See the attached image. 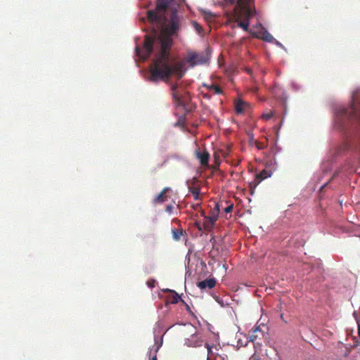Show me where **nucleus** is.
I'll list each match as a JSON object with an SVG mask.
<instances>
[{"instance_id":"c756f323","label":"nucleus","mask_w":360,"mask_h":360,"mask_svg":"<svg viewBox=\"0 0 360 360\" xmlns=\"http://www.w3.org/2000/svg\"><path fill=\"white\" fill-rule=\"evenodd\" d=\"M200 203H196L193 207L194 209H197L198 207H200Z\"/></svg>"},{"instance_id":"bb28decb","label":"nucleus","mask_w":360,"mask_h":360,"mask_svg":"<svg viewBox=\"0 0 360 360\" xmlns=\"http://www.w3.org/2000/svg\"><path fill=\"white\" fill-rule=\"evenodd\" d=\"M155 280L148 281L147 283V285L150 288H153V287H155Z\"/></svg>"},{"instance_id":"20e7f679","label":"nucleus","mask_w":360,"mask_h":360,"mask_svg":"<svg viewBox=\"0 0 360 360\" xmlns=\"http://www.w3.org/2000/svg\"><path fill=\"white\" fill-rule=\"evenodd\" d=\"M206 56L202 53H190L186 58V61L188 63L191 67L199 65L207 62Z\"/></svg>"},{"instance_id":"473e14b6","label":"nucleus","mask_w":360,"mask_h":360,"mask_svg":"<svg viewBox=\"0 0 360 360\" xmlns=\"http://www.w3.org/2000/svg\"><path fill=\"white\" fill-rule=\"evenodd\" d=\"M152 360H158L157 356H156V355H154V356L152 357Z\"/></svg>"},{"instance_id":"2eb2a0df","label":"nucleus","mask_w":360,"mask_h":360,"mask_svg":"<svg viewBox=\"0 0 360 360\" xmlns=\"http://www.w3.org/2000/svg\"><path fill=\"white\" fill-rule=\"evenodd\" d=\"M244 9H245V19L249 20L250 18H252L255 11V10L252 9L250 6H245L244 8Z\"/></svg>"},{"instance_id":"aec40b11","label":"nucleus","mask_w":360,"mask_h":360,"mask_svg":"<svg viewBox=\"0 0 360 360\" xmlns=\"http://www.w3.org/2000/svg\"><path fill=\"white\" fill-rule=\"evenodd\" d=\"M174 209V207L173 206L172 204L167 205L165 207L166 212L168 213V214H170L172 213Z\"/></svg>"},{"instance_id":"412c9836","label":"nucleus","mask_w":360,"mask_h":360,"mask_svg":"<svg viewBox=\"0 0 360 360\" xmlns=\"http://www.w3.org/2000/svg\"><path fill=\"white\" fill-rule=\"evenodd\" d=\"M274 115V113L272 112H270L269 113H264L262 115V117L263 119L264 120H269L271 118V117H273Z\"/></svg>"},{"instance_id":"2f4dec72","label":"nucleus","mask_w":360,"mask_h":360,"mask_svg":"<svg viewBox=\"0 0 360 360\" xmlns=\"http://www.w3.org/2000/svg\"><path fill=\"white\" fill-rule=\"evenodd\" d=\"M358 335H359V337L360 338V326L359 325L358 326Z\"/></svg>"},{"instance_id":"cd10ccee","label":"nucleus","mask_w":360,"mask_h":360,"mask_svg":"<svg viewBox=\"0 0 360 360\" xmlns=\"http://www.w3.org/2000/svg\"><path fill=\"white\" fill-rule=\"evenodd\" d=\"M196 226L199 231H202L203 229V226H201L200 224H196Z\"/></svg>"},{"instance_id":"39448f33","label":"nucleus","mask_w":360,"mask_h":360,"mask_svg":"<svg viewBox=\"0 0 360 360\" xmlns=\"http://www.w3.org/2000/svg\"><path fill=\"white\" fill-rule=\"evenodd\" d=\"M271 173L266 170H263L260 173L257 174L255 179L250 182L249 186L251 193H253L257 186L262 182V180L269 177Z\"/></svg>"},{"instance_id":"b1692460","label":"nucleus","mask_w":360,"mask_h":360,"mask_svg":"<svg viewBox=\"0 0 360 360\" xmlns=\"http://www.w3.org/2000/svg\"><path fill=\"white\" fill-rule=\"evenodd\" d=\"M236 2V0H226V4H235ZM243 3V0H238V4H241Z\"/></svg>"},{"instance_id":"f3484780","label":"nucleus","mask_w":360,"mask_h":360,"mask_svg":"<svg viewBox=\"0 0 360 360\" xmlns=\"http://www.w3.org/2000/svg\"><path fill=\"white\" fill-rule=\"evenodd\" d=\"M190 191L192 193L193 196L194 197L195 200L196 201L199 200L200 199V189L197 188V187H192L190 188Z\"/></svg>"},{"instance_id":"ddd939ff","label":"nucleus","mask_w":360,"mask_h":360,"mask_svg":"<svg viewBox=\"0 0 360 360\" xmlns=\"http://www.w3.org/2000/svg\"><path fill=\"white\" fill-rule=\"evenodd\" d=\"M237 22H238V27H242L244 31L248 32V26H249V21H248V20L245 19V20H243H243H239V17H238Z\"/></svg>"},{"instance_id":"a878e982","label":"nucleus","mask_w":360,"mask_h":360,"mask_svg":"<svg viewBox=\"0 0 360 360\" xmlns=\"http://www.w3.org/2000/svg\"><path fill=\"white\" fill-rule=\"evenodd\" d=\"M233 210V204L232 205H229V206L226 207V208H225V212L226 213H230V212H231Z\"/></svg>"},{"instance_id":"5701e85b","label":"nucleus","mask_w":360,"mask_h":360,"mask_svg":"<svg viewBox=\"0 0 360 360\" xmlns=\"http://www.w3.org/2000/svg\"><path fill=\"white\" fill-rule=\"evenodd\" d=\"M205 347H206V349L207 350V359L209 360V359H210L209 355L212 352V346L210 345L207 343H205Z\"/></svg>"},{"instance_id":"423d86ee","label":"nucleus","mask_w":360,"mask_h":360,"mask_svg":"<svg viewBox=\"0 0 360 360\" xmlns=\"http://www.w3.org/2000/svg\"><path fill=\"white\" fill-rule=\"evenodd\" d=\"M195 157L200 162L202 166L208 165L209 160H210V154L209 152L206 149L203 150H195Z\"/></svg>"},{"instance_id":"dca6fc26","label":"nucleus","mask_w":360,"mask_h":360,"mask_svg":"<svg viewBox=\"0 0 360 360\" xmlns=\"http://www.w3.org/2000/svg\"><path fill=\"white\" fill-rule=\"evenodd\" d=\"M183 231L182 230H178V229H172V238L175 240H180L182 234H183Z\"/></svg>"},{"instance_id":"7c9ffc66","label":"nucleus","mask_w":360,"mask_h":360,"mask_svg":"<svg viewBox=\"0 0 360 360\" xmlns=\"http://www.w3.org/2000/svg\"><path fill=\"white\" fill-rule=\"evenodd\" d=\"M246 71H247V72H248V73H249V74H251V73H252L251 69H250V68H246Z\"/></svg>"},{"instance_id":"393cba45","label":"nucleus","mask_w":360,"mask_h":360,"mask_svg":"<svg viewBox=\"0 0 360 360\" xmlns=\"http://www.w3.org/2000/svg\"><path fill=\"white\" fill-rule=\"evenodd\" d=\"M249 360H260V357L257 354H254L249 358Z\"/></svg>"},{"instance_id":"9b49d317","label":"nucleus","mask_w":360,"mask_h":360,"mask_svg":"<svg viewBox=\"0 0 360 360\" xmlns=\"http://www.w3.org/2000/svg\"><path fill=\"white\" fill-rule=\"evenodd\" d=\"M205 87L210 91H213L215 94H221L222 90L217 84H212L210 85H205Z\"/></svg>"},{"instance_id":"4be33fe9","label":"nucleus","mask_w":360,"mask_h":360,"mask_svg":"<svg viewBox=\"0 0 360 360\" xmlns=\"http://www.w3.org/2000/svg\"><path fill=\"white\" fill-rule=\"evenodd\" d=\"M208 220H210L212 223V224L214 226V223L216 221V220L217 219V216H209V217H205Z\"/></svg>"},{"instance_id":"f257e3e1","label":"nucleus","mask_w":360,"mask_h":360,"mask_svg":"<svg viewBox=\"0 0 360 360\" xmlns=\"http://www.w3.org/2000/svg\"><path fill=\"white\" fill-rule=\"evenodd\" d=\"M160 25H157V27L153 28V36L145 37L143 50L139 46L135 49L139 57L143 60H147L154 50V44L159 46L160 50L155 55L153 61L149 67L148 80L153 83H158L160 81L167 82L172 75L176 79H181L186 72L182 63L174 61L170 53L172 44L171 36L179 30L178 15L175 13H172L169 22L165 26L164 32L160 33Z\"/></svg>"},{"instance_id":"a211bd4d","label":"nucleus","mask_w":360,"mask_h":360,"mask_svg":"<svg viewBox=\"0 0 360 360\" xmlns=\"http://www.w3.org/2000/svg\"><path fill=\"white\" fill-rule=\"evenodd\" d=\"M263 39L265 41L271 42L274 39V37L271 35V34L268 32H266L264 34Z\"/></svg>"},{"instance_id":"4468645a","label":"nucleus","mask_w":360,"mask_h":360,"mask_svg":"<svg viewBox=\"0 0 360 360\" xmlns=\"http://www.w3.org/2000/svg\"><path fill=\"white\" fill-rule=\"evenodd\" d=\"M203 230L205 231H211L212 229L214 228V225L212 224L210 220L207 219L205 217V220L203 222Z\"/></svg>"},{"instance_id":"c85d7f7f","label":"nucleus","mask_w":360,"mask_h":360,"mask_svg":"<svg viewBox=\"0 0 360 360\" xmlns=\"http://www.w3.org/2000/svg\"><path fill=\"white\" fill-rule=\"evenodd\" d=\"M257 147L258 149H262L263 148V146L259 143H257Z\"/></svg>"},{"instance_id":"6e6552de","label":"nucleus","mask_w":360,"mask_h":360,"mask_svg":"<svg viewBox=\"0 0 360 360\" xmlns=\"http://www.w3.org/2000/svg\"><path fill=\"white\" fill-rule=\"evenodd\" d=\"M171 191L170 187H165L159 194L154 198L153 202L154 204H161L168 200V193Z\"/></svg>"},{"instance_id":"7ed1b4c3","label":"nucleus","mask_w":360,"mask_h":360,"mask_svg":"<svg viewBox=\"0 0 360 360\" xmlns=\"http://www.w3.org/2000/svg\"><path fill=\"white\" fill-rule=\"evenodd\" d=\"M169 2L167 0H158L155 11H148V20L152 25H162L165 20V12L168 8Z\"/></svg>"},{"instance_id":"9d476101","label":"nucleus","mask_w":360,"mask_h":360,"mask_svg":"<svg viewBox=\"0 0 360 360\" xmlns=\"http://www.w3.org/2000/svg\"><path fill=\"white\" fill-rule=\"evenodd\" d=\"M217 284V280L215 278H208L201 281H199L197 283V286L199 287L201 290L206 289H212Z\"/></svg>"},{"instance_id":"f03ea898","label":"nucleus","mask_w":360,"mask_h":360,"mask_svg":"<svg viewBox=\"0 0 360 360\" xmlns=\"http://www.w3.org/2000/svg\"><path fill=\"white\" fill-rule=\"evenodd\" d=\"M354 120L360 122V103H353L350 107L342 108L336 110L335 122L338 128H344L348 122Z\"/></svg>"},{"instance_id":"0eeeda50","label":"nucleus","mask_w":360,"mask_h":360,"mask_svg":"<svg viewBox=\"0 0 360 360\" xmlns=\"http://www.w3.org/2000/svg\"><path fill=\"white\" fill-rule=\"evenodd\" d=\"M203 340L198 334H192L188 338L186 339L185 345L188 347H199L202 346Z\"/></svg>"},{"instance_id":"f8f14e48","label":"nucleus","mask_w":360,"mask_h":360,"mask_svg":"<svg viewBox=\"0 0 360 360\" xmlns=\"http://www.w3.org/2000/svg\"><path fill=\"white\" fill-rule=\"evenodd\" d=\"M246 103L242 101H238L235 104V108L238 114H241L243 112L244 106Z\"/></svg>"},{"instance_id":"1a4fd4ad","label":"nucleus","mask_w":360,"mask_h":360,"mask_svg":"<svg viewBox=\"0 0 360 360\" xmlns=\"http://www.w3.org/2000/svg\"><path fill=\"white\" fill-rule=\"evenodd\" d=\"M170 90L172 91V96L174 102L177 104L181 103V95L179 91V84H172L170 86Z\"/></svg>"},{"instance_id":"6ab92c4d","label":"nucleus","mask_w":360,"mask_h":360,"mask_svg":"<svg viewBox=\"0 0 360 360\" xmlns=\"http://www.w3.org/2000/svg\"><path fill=\"white\" fill-rule=\"evenodd\" d=\"M179 299H180L179 295L178 294H176V292H174V295L172 297V298L170 300V302L172 304L177 303V302H179Z\"/></svg>"}]
</instances>
